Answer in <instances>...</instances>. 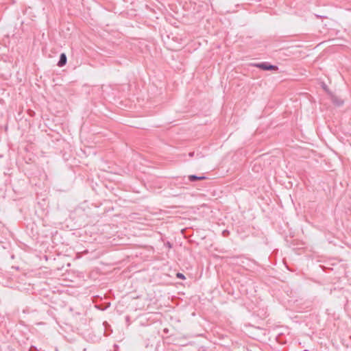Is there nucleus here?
<instances>
[{"label": "nucleus", "instance_id": "4", "mask_svg": "<svg viewBox=\"0 0 351 351\" xmlns=\"http://www.w3.org/2000/svg\"><path fill=\"white\" fill-rule=\"evenodd\" d=\"M176 276L180 279H185V276L181 273H178Z\"/></svg>", "mask_w": 351, "mask_h": 351}, {"label": "nucleus", "instance_id": "5", "mask_svg": "<svg viewBox=\"0 0 351 351\" xmlns=\"http://www.w3.org/2000/svg\"><path fill=\"white\" fill-rule=\"evenodd\" d=\"M333 102L336 103L337 105H338V106H341L343 104V101H341V100L340 101H336V100L333 99Z\"/></svg>", "mask_w": 351, "mask_h": 351}, {"label": "nucleus", "instance_id": "2", "mask_svg": "<svg viewBox=\"0 0 351 351\" xmlns=\"http://www.w3.org/2000/svg\"><path fill=\"white\" fill-rule=\"evenodd\" d=\"M66 63V56L64 53H62L60 56V60L58 63V66L62 67Z\"/></svg>", "mask_w": 351, "mask_h": 351}, {"label": "nucleus", "instance_id": "1", "mask_svg": "<svg viewBox=\"0 0 351 351\" xmlns=\"http://www.w3.org/2000/svg\"><path fill=\"white\" fill-rule=\"evenodd\" d=\"M256 66L264 70V71H271V70H276L278 69L276 66L269 64L267 62H262L260 64H256Z\"/></svg>", "mask_w": 351, "mask_h": 351}, {"label": "nucleus", "instance_id": "3", "mask_svg": "<svg viewBox=\"0 0 351 351\" xmlns=\"http://www.w3.org/2000/svg\"><path fill=\"white\" fill-rule=\"evenodd\" d=\"M188 178L190 182H195L197 180H205L206 178L205 176H197L195 175H191L188 177Z\"/></svg>", "mask_w": 351, "mask_h": 351}, {"label": "nucleus", "instance_id": "6", "mask_svg": "<svg viewBox=\"0 0 351 351\" xmlns=\"http://www.w3.org/2000/svg\"><path fill=\"white\" fill-rule=\"evenodd\" d=\"M193 155H194V152H191V153L189 154V156H190L191 157L193 156Z\"/></svg>", "mask_w": 351, "mask_h": 351}]
</instances>
